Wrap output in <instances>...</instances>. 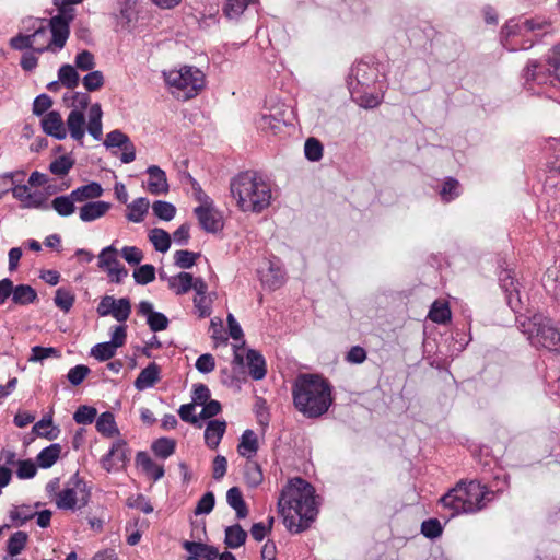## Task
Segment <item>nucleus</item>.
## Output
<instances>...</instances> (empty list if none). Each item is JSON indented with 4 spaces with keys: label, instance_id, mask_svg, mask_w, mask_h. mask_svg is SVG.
Listing matches in <instances>:
<instances>
[{
    "label": "nucleus",
    "instance_id": "nucleus-56",
    "mask_svg": "<svg viewBox=\"0 0 560 560\" xmlns=\"http://www.w3.org/2000/svg\"><path fill=\"white\" fill-rule=\"evenodd\" d=\"M128 142H130V139L127 135H125L120 130H113L109 133H107L104 144L107 148L122 149Z\"/></svg>",
    "mask_w": 560,
    "mask_h": 560
},
{
    "label": "nucleus",
    "instance_id": "nucleus-60",
    "mask_svg": "<svg viewBox=\"0 0 560 560\" xmlns=\"http://www.w3.org/2000/svg\"><path fill=\"white\" fill-rule=\"evenodd\" d=\"M90 369L86 365L80 364L69 370L67 377L72 385H80L89 375Z\"/></svg>",
    "mask_w": 560,
    "mask_h": 560
},
{
    "label": "nucleus",
    "instance_id": "nucleus-33",
    "mask_svg": "<svg viewBox=\"0 0 560 560\" xmlns=\"http://www.w3.org/2000/svg\"><path fill=\"white\" fill-rule=\"evenodd\" d=\"M428 317L438 324H445L448 322L451 319V310L448 303L441 300L433 302Z\"/></svg>",
    "mask_w": 560,
    "mask_h": 560
},
{
    "label": "nucleus",
    "instance_id": "nucleus-35",
    "mask_svg": "<svg viewBox=\"0 0 560 560\" xmlns=\"http://www.w3.org/2000/svg\"><path fill=\"white\" fill-rule=\"evenodd\" d=\"M149 240L158 252L165 253L171 246V236L163 229L154 228L149 233Z\"/></svg>",
    "mask_w": 560,
    "mask_h": 560
},
{
    "label": "nucleus",
    "instance_id": "nucleus-63",
    "mask_svg": "<svg viewBox=\"0 0 560 560\" xmlns=\"http://www.w3.org/2000/svg\"><path fill=\"white\" fill-rule=\"evenodd\" d=\"M36 465L32 460H18L16 476L20 479L33 478L36 475Z\"/></svg>",
    "mask_w": 560,
    "mask_h": 560
},
{
    "label": "nucleus",
    "instance_id": "nucleus-11",
    "mask_svg": "<svg viewBox=\"0 0 560 560\" xmlns=\"http://www.w3.org/2000/svg\"><path fill=\"white\" fill-rule=\"evenodd\" d=\"M96 312L98 316H113L117 322L125 323L131 314V303L128 298L115 299L105 295L101 299Z\"/></svg>",
    "mask_w": 560,
    "mask_h": 560
},
{
    "label": "nucleus",
    "instance_id": "nucleus-37",
    "mask_svg": "<svg viewBox=\"0 0 560 560\" xmlns=\"http://www.w3.org/2000/svg\"><path fill=\"white\" fill-rule=\"evenodd\" d=\"M83 0H55L54 3L58 8V15L55 18H61V20L69 27L70 22L74 18V10L72 5L81 3Z\"/></svg>",
    "mask_w": 560,
    "mask_h": 560
},
{
    "label": "nucleus",
    "instance_id": "nucleus-61",
    "mask_svg": "<svg viewBox=\"0 0 560 560\" xmlns=\"http://www.w3.org/2000/svg\"><path fill=\"white\" fill-rule=\"evenodd\" d=\"M214 494L212 492L205 493L197 503L195 514H209L214 508Z\"/></svg>",
    "mask_w": 560,
    "mask_h": 560
},
{
    "label": "nucleus",
    "instance_id": "nucleus-6",
    "mask_svg": "<svg viewBox=\"0 0 560 560\" xmlns=\"http://www.w3.org/2000/svg\"><path fill=\"white\" fill-rule=\"evenodd\" d=\"M102 107L98 103L93 104L89 108V122L85 121L84 113L81 110H71L67 117L66 129L69 131L71 138L80 143L85 135V129L95 139L100 140L103 135L102 126Z\"/></svg>",
    "mask_w": 560,
    "mask_h": 560
},
{
    "label": "nucleus",
    "instance_id": "nucleus-44",
    "mask_svg": "<svg viewBox=\"0 0 560 560\" xmlns=\"http://www.w3.org/2000/svg\"><path fill=\"white\" fill-rule=\"evenodd\" d=\"M43 32H34L31 35H18L11 38L10 45L13 49L23 50L25 48H33L34 40H37L38 37L44 36Z\"/></svg>",
    "mask_w": 560,
    "mask_h": 560
},
{
    "label": "nucleus",
    "instance_id": "nucleus-40",
    "mask_svg": "<svg viewBox=\"0 0 560 560\" xmlns=\"http://www.w3.org/2000/svg\"><path fill=\"white\" fill-rule=\"evenodd\" d=\"M74 300L75 298L72 291L66 288L57 289L54 298L55 305L65 313H68L71 310Z\"/></svg>",
    "mask_w": 560,
    "mask_h": 560
},
{
    "label": "nucleus",
    "instance_id": "nucleus-42",
    "mask_svg": "<svg viewBox=\"0 0 560 560\" xmlns=\"http://www.w3.org/2000/svg\"><path fill=\"white\" fill-rule=\"evenodd\" d=\"M63 100L67 105L72 108L71 110H81V113H84L90 104V96L86 93L81 92H73L69 95L67 94Z\"/></svg>",
    "mask_w": 560,
    "mask_h": 560
},
{
    "label": "nucleus",
    "instance_id": "nucleus-9",
    "mask_svg": "<svg viewBox=\"0 0 560 560\" xmlns=\"http://www.w3.org/2000/svg\"><path fill=\"white\" fill-rule=\"evenodd\" d=\"M530 325L533 327L528 331V338L533 346L553 351L560 349V330L553 326L551 319L535 315Z\"/></svg>",
    "mask_w": 560,
    "mask_h": 560
},
{
    "label": "nucleus",
    "instance_id": "nucleus-1",
    "mask_svg": "<svg viewBox=\"0 0 560 560\" xmlns=\"http://www.w3.org/2000/svg\"><path fill=\"white\" fill-rule=\"evenodd\" d=\"M278 509L290 532L305 530L317 515L313 486L302 478L291 479L281 492Z\"/></svg>",
    "mask_w": 560,
    "mask_h": 560
},
{
    "label": "nucleus",
    "instance_id": "nucleus-30",
    "mask_svg": "<svg viewBox=\"0 0 560 560\" xmlns=\"http://www.w3.org/2000/svg\"><path fill=\"white\" fill-rule=\"evenodd\" d=\"M137 462L145 475L152 478L154 481L161 479L164 476L163 466L156 464L145 453H139L137 456Z\"/></svg>",
    "mask_w": 560,
    "mask_h": 560
},
{
    "label": "nucleus",
    "instance_id": "nucleus-7",
    "mask_svg": "<svg viewBox=\"0 0 560 560\" xmlns=\"http://www.w3.org/2000/svg\"><path fill=\"white\" fill-rule=\"evenodd\" d=\"M103 195L102 186L91 182L72 190L69 195L58 196L51 200L50 207L61 217H69L75 211V203L93 200Z\"/></svg>",
    "mask_w": 560,
    "mask_h": 560
},
{
    "label": "nucleus",
    "instance_id": "nucleus-18",
    "mask_svg": "<svg viewBox=\"0 0 560 560\" xmlns=\"http://www.w3.org/2000/svg\"><path fill=\"white\" fill-rule=\"evenodd\" d=\"M127 459L126 444L121 440L113 443L108 454L103 457L102 466L107 471L119 468Z\"/></svg>",
    "mask_w": 560,
    "mask_h": 560
},
{
    "label": "nucleus",
    "instance_id": "nucleus-64",
    "mask_svg": "<svg viewBox=\"0 0 560 560\" xmlns=\"http://www.w3.org/2000/svg\"><path fill=\"white\" fill-rule=\"evenodd\" d=\"M121 256L130 265H138L143 259L142 252L136 246H125Z\"/></svg>",
    "mask_w": 560,
    "mask_h": 560
},
{
    "label": "nucleus",
    "instance_id": "nucleus-28",
    "mask_svg": "<svg viewBox=\"0 0 560 560\" xmlns=\"http://www.w3.org/2000/svg\"><path fill=\"white\" fill-rule=\"evenodd\" d=\"M37 300V292L28 284L13 287L12 302L16 305H28Z\"/></svg>",
    "mask_w": 560,
    "mask_h": 560
},
{
    "label": "nucleus",
    "instance_id": "nucleus-41",
    "mask_svg": "<svg viewBox=\"0 0 560 560\" xmlns=\"http://www.w3.org/2000/svg\"><path fill=\"white\" fill-rule=\"evenodd\" d=\"M74 165V160L70 155H61L56 158L49 165V171L54 175L65 176Z\"/></svg>",
    "mask_w": 560,
    "mask_h": 560
},
{
    "label": "nucleus",
    "instance_id": "nucleus-20",
    "mask_svg": "<svg viewBox=\"0 0 560 560\" xmlns=\"http://www.w3.org/2000/svg\"><path fill=\"white\" fill-rule=\"evenodd\" d=\"M161 369L156 363H150L143 369L135 381V387L138 390H144L153 387L160 381Z\"/></svg>",
    "mask_w": 560,
    "mask_h": 560
},
{
    "label": "nucleus",
    "instance_id": "nucleus-14",
    "mask_svg": "<svg viewBox=\"0 0 560 560\" xmlns=\"http://www.w3.org/2000/svg\"><path fill=\"white\" fill-rule=\"evenodd\" d=\"M149 176L147 189L152 195H165L170 190L166 173L158 165H151L147 168Z\"/></svg>",
    "mask_w": 560,
    "mask_h": 560
},
{
    "label": "nucleus",
    "instance_id": "nucleus-5",
    "mask_svg": "<svg viewBox=\"0 0 560 560\" xmlns=\"http://www.w3.org/2000/svg\"><path fill=\"white\" fill-rule=\"evenodd\" d=\"M163 74L171 93L184 101L195 97L206 86L205 73L194 66L171 69Z\"/></svg>",
    "mask_w": 560,
    "mask_h": 560
},
{
    "label": "nucleus",
    "instance_id": "nucleus-47",
    "mask_svg": "<svg viewBox=\"0 0 560 560\" xmlns=\"http://www.w3.org/2000/svg\"><path fill=\"white\" fill-rule=\"evenodd\" d=\"M249 0H226L223 12L229 19H236L248 7Z\"/></svg>",
    "mask_w": 560,
    "mask_h": 560
},
{
    "label": "nucleus",
    "instance_id": "nucleus-25",
    "mask_svg": "<svg viewBox=\"0 0 560 560\" xmlns=\"http://www.w3.org/2000/svg\"><path fill=\"white\" fill-rule=\"evenodd\" d=\"M150 202L144 197H139L132 202L127 203L126 218L130 222L140 223L144 220L149 211Z\"/></svg>",
    "mask_w": 560,
    "mask_h": 560
},
{
    "label": "nucleus",
    "instance_id": "nucleus-39",
    "mask_svg": "<svg viewBox=\"0 0 560 560\" xmlns=\"http://www.w3.org/2000/svg\"><path fill=\"white\" fill-rule=\"evenodd\" d=\"M59 81L68 89H74L79 84L80 77L71 65H63L58 71Z\"/></svg>",
    "mask_w": 560,
    "mask_h": 560
},
{
    "label": "nucleus",
    "instance_id": "nucleus-36",
    "mask_svg": "<svg viewBox=\"0 0 560 560\" xmlns=\"http://www.w3.org/2000/svg\"><path fill=\"white\" fill-rule=\"evenodd\" d=\"M261 281L272 290L278 289L284 283V272L281 268L270 265L262 273Z\"/></svg>",
    "mask_w": 560,
    "mask_h": 560
},
{
    "label": "nucleus",
    "instance_id": "nucleus-24",
    "mask_svg": "<svg viewBox=\"0 0 560 560\" xmlns=\"http://www.w3.org/2000/svg\"><path fill=\"white\" fill-rule=\"evenodd\" d=\"M183 547L189 552V557H194V559L200 557L206 560H214L218 558V550L202 542L185 540Z\"/></svg>",
    "mask_w": 560,
    "mask_h": 560
},
{
    "label": "nucleus",
    "instance_id": "nucleus-23",
    "mask_svg": "<svg viewBox=\"0 0 560 560\" xmlns=\"http://www.w3.org/2000/svg\"><path fill=\"white\" fill-rule=\"evenodd\" d=\"M256 122L260 130L265 132L270 131L272 133L281 131L282 127L285 125L284 117L280 112L261 114Z\"/></svg>",
    "mask_w": 560,
    "mask_h": 560
},
{
    "label": "nucleus",
    "instance_id": "nucleus-22",
    "mask_svg": "<svg viewBox=\"0 0 560 560\" xmlns=\"http://www.w3.org/2000/svg\"><path fill=\"white\" fill-rule=\"evenodd\" d=\"M246 366L249 375L258 381L266 376V361L264 357L256 350H248L246 354Z\"/></svg>",
    "mask_w": 560,
    "mask_h": 560
},
{
    "label": "nucleus",
    "instance_id": "nucleus-4",
    "mask_svg": "<svg viewBox=\"0 0 560 560\" xmlns=\"http://www.w3.org/2000/svg\"><path fill=\"white\" fill-rule=\"evenodd\" d=\"M493 498V491L488 490L486 486L476 480H470L458 482L440 499V502L452 511V515H457L479 512Z\"/></svg>",
    "mask_w": 560,
    "mask_h": 560
},
{
    "label": "nucleus",
    "instance_id": "nucleus-19",
    "mask_svg": "<svg viewBox=\"0 0 560 560\" xmlns=\"http://www.w3.org/2000/svg\"><path fill=\"white\" fill-rule=\"evenodd\" d=\"M110 209V205L106 201L88 200L79 209V217L83 222H91L102 218Z\"/></svg>",
    "mask_w": 560,
    "mask_h": 560
},
{
    "label": "nucleus",
    "instance_id": "nucleus-2",
    "mask_svg": "<svg viewBox=\"0 0 560 560\" xmlns=\"http://www.w3.org/2000/svg\"><path fill=\"white\" fill-rule=\"evenodd\" d=\"M230 191L242 212L261 213L272 201L271 185L253 171L242 172L231 179Z\"/></svg>",
    "mask_w": 560,
    "mask_h": 560
},
{
    "label": "nucleus",
    "instance_id": "nucleus-38",
    "mask_svg": "<svg viewBox=\"0 0 560 560\" xmlns=\"http://www.w3.org/2000/svg\"><path fill=\"white\" fill-rule=\"evenodd\" d=\"M9 515L11 521L16 525H23L28 520H32L36 515V512L31 505L22 504L13 506Z\"/></svg>",
    "mask_w": 560,
    "mask_h": 560
},
{
    "label": "nucleus",
    "instance_id": "nucleus-58",
    "mask_svg": "<svg viewBox=\"0 0 560 560\" xmlns=\"http://www.w3.org/2000/svg\"><path fill=\"white\" fill-rule=\"evenodd\" d=\"M75 67L82 71H90L95 67V60L92 52L82 50L75 56Z\"/></svg>",
    "mask_w": 560,
    "mask_h": 560
},
{
    "label": "nucleus",
    "instance_id": "nucleus-48",
    "mask_svg": "<svg viewBox=\"0 0 560 560\" xmlns=\"http://www.w3.org/2000/svg\"><path fill=\"white\" fill-rule=\"evenodd\" d=\"M199 257L198 253H192L189 250H177L174 254V262L177 267L182 269H188L191 268L195 264L197 258Z\"/></svg>",
    "mask_w": 560,
    "mask_h": 560
},
{
    "label": "nucleus",
    "instance_id": "nucleus-17",
    "mask_svg": "<svg viewBox=\"0 0 560 560\" xmlns=\"http://www.w3.org/2000/svg\"><path fill=\"white\" fill-rule=\"evenodd\" d=\"M551 71L552 68L550 66L547 67L545 63L530 60L523 72L525 84H529L530 82L545 84L548 82Z\"/></svg>",
    "mask_w": 560,
    "mask_h": 560
},
{
    "label": "nucleus",
    "instance_id": "nucleus-32",
    "mask_svg": "<svg viewBox=\"0 0 560 560\" xmlns=\"http://www.w3.org/2000/svg\"><path fill=\"white\" fill-rule=\"evenodd\" d=\"M60 454H61L60 444H57V443L50 444L49 446L42 450L40 453L37 455L38 466L42 468L51 467L58 460Z\"/></svg>",
    "mask_w": 560,
    "mask_h": 560
},
{
    "label": "nucleus",
    "instance_id": "nucleus-59",
    "mask_svg": "<svg viewBox=\"0 0 560 560\" xmlns=\"http://www.w3.org/2000/svg\"><path fill=\"white\" fill-rule=\"evenodd\" d=\"M52 425L51 418H44L39 420L35 425L33 427V431L39 435L47 438L48 440H54L57 438V434H54V429L49 430Z\"/></svg>",
    "mask_w": 560,
    "mask_h": 560
},
{
    "label": "nucleus",
    "instance_id": "nucleus-27",
    "mask_svg": "<svg viewBox=\"0 0 560 560\" xmlns=\"http://www.w3.org/2000/svg\"><path fill=\"white\" fill-rule=\"evenodd\" d=\"M228 504L236 512L238 518H245L248 515L247 505L243 499V494L237 487H232L226 493Z\"/></svg>",
    "mask_w": 560,
    "mask_h": 560
},
{
    "label": "nucleus",
    "instance_id": "nucleus-55",
    "mask_svg": "<svg viewBox=\"0 0 560 560\" xmlns=\"http://www.w3.org/2000/svg\"><path fill=\"white\" fill-rule=\"evenodd\" d=\"M304 152H305V156L310 161H313V162L318 161L323 156V145L317 139L308 138L305 141Z\"/></svg>",
    "mask_w": 560,
    "mask_h": 560
},
{
    "label": "nucleus",
    "instance_id": "nucleus-52",
    "mask_svg": "<svg viewBox=\"0 0 560 560\" xmlns=\"http://www.w3.org/2000/svg\"><path fill=\"white\" fill-rule=\"evenodd\" d=\"M27 541V535L24 532L14 533L8 540V552L11 556H18Z\"/></svg>",
    "mask_w": 560,
    "mask_h": 560
},
{
    "label": "nucleus",
    "instance_id": "nucleus-8",
    "mask_svg": "<svg viewBox=\"0 0 560 560\" xmlns=\"http://www.w3.org/2000/svg\"><path fill=\"white\" fill-rule=\"evenodd\" d=\"M35 32H43L45 35L34 40L33 49L36 52H44L46 50L56 51L63 48L69 37L70 30L61 18H51L49 21V30L39 26Z\"/></svg>",
    "mask_w": 560,
    "mask_h": 560
},
{
    "label": "nucleus",
    "instance_id": "nucleus-21",
    "mask_svg": "<svg viewBox=\"0 0 560 560\" xmlns=\"http://www.w3.org/2000/svg\"><path fill=\"white\" fill-rule=\"evenodd\" d=\"M226 430V422L223 420H211L205 430V442L211 448L215 450Z\"/></svg>",
    "mask_w": 560,
    "mask_h": 560
},
{
    "label": "nucleus",
    "instance_id": "nucleus-57",
    "mask_svg": "<svg viewBox=\"0 0 560 560\" xmlns=\"http://www.w3.org/2000/svg\"><path fill=\"white\" fill-rule=\"evenodd\" d=\"M96 409L89 406H81L73 415V419L79 424L92 423L96 417Z\"/></svg>",
    "mask_w": 560,
    "mask_h": 560
},
{
    "label": "nucleus",
    "instance_id": "nucleus-62",
    "mask_svg": "<svg viewBox=\"0 0 560 560\" xmlns=\"http://www.w3.org/2000/svg\"><path fill=\"white\" fill-rule=\"evenodd\" d=\"M421 533L428 538H436L442 534V526L436 518H430L421 524Z\"/></svg>",
    "mask_w": 560,
    "mask_h": 560
},
{
    "label": "nucleus",
    "instance_id": "nucleus-26",
    "mask_svg": "<svg viewBox=\"0 0 560 560\" xmlns=\"http://www.w3.org/2000/svg\"><path fill=\"white\" fill-rule=\"evenodd\" d=\"M168 288L176 294L183 295L191 290L192 275L189 272L182 271L167 279Z\"/></svg>",
    "mask_w": 560,
    "mask_h": 560
},
{
    "label": "nucleus",
    "instance_id": "nucleus-45",
    "mask_svg": "<svg viewBox=\"0 0 560 560\" xmlns=\"http://www.w3.org/2000/svg\"><path fill=\"white\" fill-rule=\"evenodd\" d=\"M154 215L164 221H171L176 214V208L163 200L154 201L152 205Z\"/></svg>",
    "mask_w": 560,
    "mask_h": 560
},
{
    "label": "nucleus",
    "instance_id": "nucleus-13",
    "mask_svg": "<svg viewBox=\"0 0 560 560\" xmlns=\"http://www.w3.org/2000/svg\"><path fill=\"white\" fill-rule=\"evenodd\" d=\"M548 26L549 24L545 20L539 18L526 19L518 22L510 21L503 27L502 36L508 42L510 38H514L516 36H526L529 33L544 31L548 28Z\"/></svg>",
    "mask_w": 560,
    "mask_h": 560
},
{
    "label": "nucleus",
    "instance_id": "nucleus-49",
    "mask_svg": "<svg viewBox=\"0 0 560 560\" xmlns=\"http://www.w3.org/2000/svg\"><path fill=\"white\" fill-rule=\"evenodd\" d=\"M117 349L108 341L95 345L91 355L100 361H107L116 354Z\"/></svg>",
    "mask_w": 560,
    "mask_h": 560
},
{
    "label": "nucleus",
    "instance_id": "nucleus-46",
    "mask_svg": "<svg viewBox=\"0 0 560 560\" xmlns=\"http://www.w3.org/2000/svg\"><path fill=\"white\" fill-rule=\"evenodd\" d=\"M245 479L250 487H257L262 482L264 476L260 466L256 462H247L244 470Z\"/></svg>",
    "mask_w": 560,
    "mask_h": 560
},
{
    "label": "nucleus",
    "instance_id": "nucleus-34",
    "mask_svg": "<svg viewBox=\"0 0 560 560\" xmlns=\"http://www.w3.org/2000/svg\"><path fill=\"white\" fill-rule=\"evenodd\" d=\"M247 533L238 525L230 526L225 529V544L230 548H238L246 541Z\"/></svg>",
    "mask_w": 560,
    "mask_h": 560
},
{
    "label": "nucleus",
    "instance_id": "nucleus-16",
    "mask_svg": "<svg viewBox=\"0 0 560 560\" xmlns=\"http://www.w3.org/2000/svg\"><path fill=\"white\" fill-rule=\"evenodd\" d=\"M40 122L44 132L48 136L55 137L58 140H62L67 137L65 122L58 112L51 110L47 113L44 115Z\"/></svg>",
    "mask_w": 560,
    "mask_h": 560
},
{
    "label": "nucleus",
    "instance_id": "nucleus-53",
    "mask_svg": "<svg viewBox=\"0 0 560 560\" xmlns=\"http://www.w3.org/2000/svg\"><path fill=\"white\" fill-rule=\"evenodd\" d=\"M117 249L110 245L105 247L98 255V267L101 269H109L110 266L115 265L118 260Z\"/></svg>",
    "mask_w": 560,
    "mask_h": 560
},
{
    "label": "nucleus",
    "instance_id": "nucleus-54",
    "mask_svg": "<svg viewBox=\"0 0 560 560\" xmlns=\"http://www.w3.org/2000/svg\"><path fill=\"white\" fill-rule=\"evenodd\" d=\"M82 83L88 91H97L104 85V75L98 70L91 71L84 75Z\"/></svg>",
    "mask_w": 560,
    "mask_h": 560
},
{
    "label": "nucleus",
    "instance_id": "nucleus-15",
    "mask_svg": "<svg viewBox=\"0 0 560 560\" xmlns=\"http://www.w3.org/2000/svg\"><path fill=\"white\" fill-rule=\"evenodd\" d=\"M138 312L147 317V324L152 331H162L167 328V317L163 313L155 312L151 302L141 301L138 305Z\"/></svg>",
    "mask_w": 560,
    "mask_h": 560
},
{
    "label": "nucleus",
    "instance_id": "nucleus-10",
    "mask_svg": "<svg viewBox=\"0 0 560 560\" xmlns=\"http://www.w3.org/2000/svg\"><path fill=\"white\" fill-rule=\"evenodd\" d=\"M89 500L90 491L86 489V485L79 479H73L57 493L56 505L62 510H74L85 506Z\"/></svg>",
    "mask_w": 560,
    "mask_h": 560
},
{
    "label": "nucleus",
    "instance_id": "nucleus-50",
    "mask_svg": "<svg viewBox=\"0 0 560 560\" xmlns=\"http://www.w3.org/2000/svg\"><path fill=\"white\" fill-rule=\"evenodd\" d=\"M135 281L138 284H148L155 279V268L152 265H142L133 271Z\"/></svg>",
    "mask_w": 560,
    "mask_h": 560
},
{
    "label": "nucleus",
    "instance_id": "nucleus-43",
    "mask_svg": "<svg viewBox=\"0 0 560 560\" xmlns=\"http://www.w3.org/2000/svg\"><path fill=\"white\" fill-rule=\"evenodd\" d=\"M175 447V441L167 438H161L156 440L152 445L154 454L164 459L174 454Z\"/></svg>",
    "mask_w": 560,
    "mask_h": 560
},
{
    "label": "nucleus",
    "instance_id": "nucleus-29",
    "mask_svg": "<svg viewBox=\"0 0 560 560\" xmlns=\"http://www.w3.org/2000/svg\"><path fill=\"white\" fill-rule=\"evenodd\" d=\"M258 450V441L254 431L245 430L242 434L237 452L241 456L250 458Z\"/></svg>",
    "mask_w": 560,
    "mask_h": 560
},
{
    "label": "nucleus",
    "instance_id": "nucleus-31",
    "mask_svg": "<svg viewBox=\"0 0 560 560\" xmlns=\"http://www.w3.org/2000/svg\"><path fill=\"white\" fill-rule=\"evenodd\" d=\"M96 430L104 436L112 438L118 433L115 417L112 412L106 411L96 419Z\"/></svg>",
    "mask_w": 560,
    "mask_h": 560
},
{
    "label": "nucleus",
    "instance_id": "nucleus-12",
    "mask_svg": "<svg viewBox=\"0 0 560 560\" xmlns=\"http://www.w3.org/2000/svg\"><path fill=\"white\" fill-rule=\"evenodd\" d=\"M195 214L200 226L208 233H217L223 228V218L221 212L213 206V202L206 199L195 209Z\"/></svg>",
    "mask_w": 560,
    "mask_h": 560
},
{
    "label": "nucleus",
    "instance_id": "nucleus-51",
    "mask_svg": "<svg viewBox=\"0 0 560 560\" xmlns=\"http://www.w3.org/2000/svg\"><path fill=\"white\" fill-rule=\"evenodd\" d=\"M459 194H460L459 183H458V180H456L452 177L447 178L444 182L443 187L440 191L441 198L445 202H450L451 200L455 199L456 197L459 196Z\"/></svg>",
    "mask_w": 560,
    "mask_h": 560
},
{
    "label": "nucleus",
    "instance_id": "nucleus-3",
    "mask_svg": "<svg viewBox=\"0 0 560 560\" xmlns=\"http://www.w3.org/2000/svg\"><path fill=\"white\" fill-rule=\"evenodd\" d=\"M295 408L307 418H318L329 409L332 397L329 383L316 374L300 375L292 388Z\"/></svg>",
    "mask_w": 560,
    "mask_h": 560
}]
</instances>
